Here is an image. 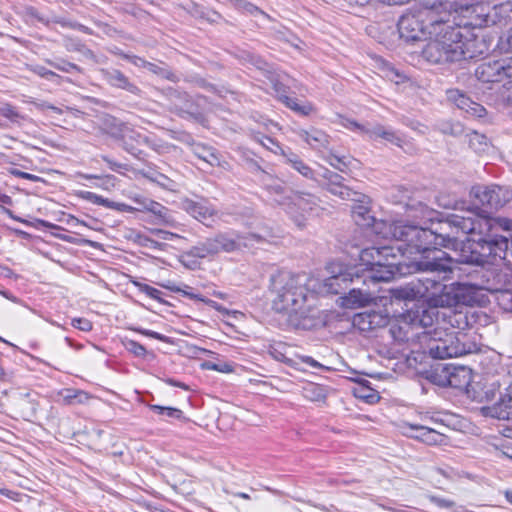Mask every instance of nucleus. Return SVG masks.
Instances as JSON below:
<instances>
[{
    "mask_svg": "<svg viewBox=\"0 0 512 512\" xmlns=\"http://www.w3.org/2000/svg\"><path fill=\"white\" fill-rule=\"evenodd\" d=\"M468 214L452 215L446 222L451 233L446 235L403 221L375 222V233L404 244L396 248L363 249L360 253L362 270L369 272V278L377 282H388L397 273H404L403 266L408 273L432 272L447 279L456 263L484 265L490 257L502 259L508 241H512V220Z\"/></svg>",
    "mask_w": 512,
    "mask_h": 512,
    "instance_id": "nucleus-1",
    "label": "nucleus"
},
{
    "mask_svg": "<svg viewBox=\"0 0 512 512\" xmlns=\"http://www.w3.org/2000/svg\"><path fill=\"white\" fill-rule=\"evenodd\" d=\"M331 274L325 280L323 288L317 280L305 274L291 275L281 273L273 279L272 288L276 293L274 308L288 314L289 322L296 328L311 329L317 323V309L314 307L317 292L339 293L340 282L350 280V273L343 271L340 263L332 262L327 266Z\"/></svg>",
    "mask_w": 512,
    "mask_h": 512,
    "instance_id": "nucleus-2",
    "label": "nucleus"
},
{
    "mask_svg": "<svg viewBox=\"0 0 512 512\" xmlns=\"http://www.w3.org/2000/svg\"><path fill=\"white\" fill-rule=\"evenodd\" d=\"M426 306L410 308L400 316L401 325H392L390 333L397 341H408L409 329L429 327L434 323L449 324L452 328L464 330L468 326L467 316L457 309L452 284L444 285L435 279L426 278Z\"/></svg>",
    "mask_w": 512,
    "mask_h": 512,
    "instance_id": "nucleus-3",
    "label": "nucleus"
},
{
    "mask_svg": "<svg viewBox=\"0 0 512 512\" xmlns=\"http://www.w3.org/2000/svg\"><path fill=\"white\" fill-rule=\"evenodd\" d=\"M450 12L444 11L442 19L428 35L421 51L422 58L431 65H450L483 54L484 42L477 37L464 36L462 28L451 23Z\"/></svg>",
    "mask_w": 512,
    "mask_h": 512,
    "instance_id": "nucleus-4",
    "label": "nucleus"
},
{
    "mask_svg": "<svg viewBox=\"0 0 512 512\" xmlns=\"http://www.w3.org/2000/svg\"><path fill=\"white\" fill-rule=\"evenodd\" d=\"M433 331L425 332L422 341L428 353L436 359L460 357L476 351V345L467 341V335L449 324H436Z\"/></svg>",
    "mask_w": 512,
    "mask_h": 512,
    "instance_id": "nucleus-5",
    "label": "nucleus"
},
{
    "mask_svg": "<svg viewBox=\"0 0 512 512\" xmlns=\"http://www.w3.org/2000/svg\"><path fill=\"white\" fill-rule=\"evenodd\" d=\"M438 7H424L403 14L398 21L400 37L407 42L427 40L432 28L442 19Z\"/></svg>",
    "mask_w": 512,
    "mask_h": 512,
    "instance_id": "nucleus-6",
    "label": "nucleus"
},
{
    "mask_svg": "<svg viewBox=\"0 0 512 512\" xmlns=\"http://www.w3.org/2000/svg\"><path fill=\"white\" fill-rule=\"evenodd\" d=\"M245 60L254 65L267 82L271 85L274 92L277 94L279 99L294 112L307 116L313 112V106L308 103L299 102L296 98L286 96L283 84L280 82V75L273 71L272 67L266 63L263 59L253 54L247 53Z\"/></svg>",
    "mask_w": 512,
    "mask_h": 512,
    "instance_id": "nucleus-7",
    "label": "nucleus"
},
{
    "mask_svg": "<svg viewBox=\"0 0 512 512\" xmlns=\"http://www.w3.org/2000/svg\"><path fill=\"white\" fill-rule=\"evenodd\" d=\"M429 379L441 387L465 390L472 382V370L466 366L439 364L432 368Z\"/></svg>",
    "mask_w": 512,
    "mask_h": 512,
    "instance_id": "nucleus-8",
    "label": "nucleus"
},
{
    "mask_svg": "<svg viewBox=\"0 0 512 512\" xmlns=\"http://www.w3.org/2000/svg\"><path fill=\"white\" fill-rule=\"evenodd\" d=\"M476 78L483 83L512 84V65L509 58L481 63L475 70Z\"/></svg>",
    "mask_w": 512,
    "mask_h": 512,
    "instance_id": "nucleus-9",
    "label": "nucleus"
},
{
    "mask_svg": "<svg viewBox=\"0 0 512 512\" xmlns=\"http://www.w3.org/2000/svg\"><path fill=\"white\" fill-rule=\"evenodd\" d=\"M109 133L112 137L122 141L123 148L133 156L140 158L142 151L139 148L147 143V137L131 128L129 125L117 121L115 118L110 120Z\"/></svg>",
    "mask_w": 512,
    "mask_h": 512,
    "instance_id": "nucleus-10",
    "label": "nucleus"
},
{
    "mask_svg": "<svg viewBox=\"0 0 512 512\" xmlns=\"http://www.w3.org/2000/svg\"><path fill=\"white\" fill-rule=\"evenodd\" d=\"M287 199L289 202L285 211L299 227L304 225L307 216L318 207L317 198L311 194L293 193Z\"/></svg>",
    "mask_w": 512,
    "mask_h": 512,
    "instance_id": "nucleus-11",
    "label": "nucleus"
},
{
    "mask_svg": "<svg viewBox=\"0 0 512 512\" xmlns=\"http://www.w3.org/2000/svg\"><path fill=\"white\" fill-rule=\"evenodd\" d=\"M472 193L482 206L490 209L503 207L512 197V193L508 189L499 186L475 187Z\"/></svg>",
    "mask_w": 512,
    "mask_h": 512,
    "instance_id": "nucleus-12",
    "label": "nucleus"
},
{
    "mask_svg": "<svg viewBox=\"0 0 512 512\" xmlns=\"http://www.w3.org/2000/svg\"><path fill=\"white\" fill-rule=\"evenodd\" d=\"M491 6L488 3H477L474 5L466 6L461 9V13L465 20L454 25L462 29L467 27L482 28L491 25L490 22Z\"/></svg>",
    "mask_w": 512,
    "mask_h": 512,
    "instance_id": "nucleus-13",
    "label": "nucleus"
},
{
    "mask_svg": "<svg viewBox=\"0 0 512 512\" xmlns=\"http://www.w3.org/2000/svg\"><path fill=\"white\" fill-rule=\"evenodd\" d=\"M403 435L422 441L428 445H439L445 441L443 434L424 424H411L404 422L401 425Z\"/></svg>",
    "mask_w": 512,
    "mask_h": 512,
    "instance_id": "nucleus-14",
    "label": "nucleus"
},
{
    "mask_svg": "<svg viewBox=\"0 0 512 512\" xmlns=\"http://www.w3.org/2000/svg\"><path fill=\"white\" fill-rule=\"evenodd\" d=\"M173 111L182 118L204 124L206 119L198 103L186 93H179Z\"/></svg>",
    "mask_w": 512,
    "mask_h": 512,
    "instance_id": "nucleus-15",
    "label": "nucleus"
},
{
    "mask_svg": "<svg viewBox=\"0 0 512 512\" xmlns=\"http://www.w3.org/2000/svg\"><path fill=\"white\" fill-rule=\"evenodd\" d=\"M447 98L449 101L453 102L459 109L464 110L466 113L472 116L482 117L485 114V108L482 105L472 101L469 97H467L458 89L448 90Z\"/></svg>",
    "mask_w": 512,
    "mask_h": 512,
    "instance_id": "nucleus-16",
    "label": "nucleus"
},
{
    "mask_svg": "<svg viewBox=\"0 0 512 512\" xmlns=\"http://www.w3.org/2000/svg\"><path fill=\"white\" fill-rule=\"evenodd\" d=\"M454 294L459 305L473 306L480 303L481 288L470 283H453Z\"/></svg>",
    "mask_w": 512,
    "mask_h": 512,
    "instance_id": "nucleus-17",
    "label": "nucleus"
},
{
    "mask_svg": "<svg viewBox=\"0 0 512 512\" xmlns=\"http://www.w3.org/2000/svg\"><path fill=\"white\" fill-rule=\"evenodd\" d=\"M387 323L388 317L381 312L376 311L360 313L353 318V325L361 331H368L377 327H382Z\"/></svg>",
    "mask_w": 512,
    "mask_h": 512,
    "instance_id": "nucleus-18",
    "label": "nucleus"
},
{
    "mask_svg": "<svg viewBox=\"0 0 512 512\" xmlns=\"http://www.w3.org/2000/svg\"><path fill=\"white\" fill-rule=\"evenodd\" d=\"M245 322L246 316L244 313L226 309V337L241 340V336H246V333L243 331Z\"/></svg>",
    "mask_w": 512,
    "mask_h": 512,
    "instance_id": "nucleus-19",
    "label": "nucleus"
},
{
    "mask_svg": "<svg viewBox=\"0 0 512 512\" xmlns=\"http://www.w3.org/2000/svg\"><path fill=\"white\" fill-rule=\"evenodd\" d=\"M490 415L498 419H509L512 417V383L500 395L492 407H488Z\"/></svg>",
    "mask_w": 512,
    "mask_h": 512,
    "instance_id": "nucleus-20",
    "label": "nucleus"
},
{
    "mask_svg": "<svg viewBox=\"0 0 512 512\" xmlns=\"http://www.w3.org/2000/svg\"><path fill=\"white\" fill-rule=\"evenodd\" d=\"M365 135L370 140H383L387 143H391L399 147L402 145V138L396 131L380 124L371 126L366 129Z\"/></svg>",
    "mask_w": 512,
    "mask_h": 512,
    "instance_id": "nucleus-21",
    "label": "nucleus"
},
{
    "mask_svg": "<svg viewBox=\"0 0 512 512\" xmlns=\"http://www.w3.org/2000/svg\"><path fill=\"white\" fill-rule=\"evenodd\" d=\"M102 78L111 86L127 90L131 93L138 91L137 86L117 69H101Z\"/></svg>",
    "mask_w": 512,
    "mask_h": 512,
    "instance_id": "nucleus-22",
    "label": "nucleus"
},
{
    "mask_svg": "<svg viewBox=\"0 0 512 512\" xmlns=\"http://www.w3.org/2000/svg\"><path fill=\"white\" fill-rule=\"evenodd\" d=\"M426 278L425 279H419L418 283H410L406 285L405 287H401L399 289H396L394 292V296L397 299H402L405 301H411L418 298H422L425 300V293H426Z\"/></svg>",
    "mask_w": 512,
    "mask_h": 512,
    "instance_id": "nucleus-23",
    "label": "nucleus"
},
{
    "mask_svg": "<svg viewBox=\"0 0 512 512\" xmlns=\"http://www.w3.org/2000/svg\"><path fill=\"white\" fill-rule=\"evenodd\" d=\"M299 136L315 150L326 149L329 145V136L318 129L301 130Z\"/></svg>",
    "mask_w": 512,
    "mask_h": 512,
    "instance_id": "nucleus-24",
    "label": "nucleus"
},
{
    "mask_svg": "<svg viewBox=\"0 0 512 512\" xmlns=\"http://www.w3.org/2000/svg\"><path fill=\"white\" fill-rule=\"evenodd\" d=\"M491 25H506L512 22V1L491 6Z\"/></svg>",
    "mask_w": 512,
    "mask_h": 512,
    "instance_id": "nucleus-25",
    "label": "nucleus"
},
{
    "mask_svg": "<svg viewBox=\"0 0 512 512\" xmlns=\"http://www.w3.org/2000/svg\"><path fill=\"white\" fill-rule=\"evenodd\" d=\"M261 239H262V236L256 235V234H249L247 236L236 235V239H234L232 237L229 239H226L225 249H226V252H228V251H232L235 249H239L242 246L250 247V246H253V244L255 242H260Z\"/></svg>",
    "mask_w": 512,
    "mask_h": 512,
    "instance_id": "nucleus-26",
    "label": "nucleus"
},
{
    "mask_svg": "<svg viewBox=\"0 0 512 512\" xmlns=\"http://www.w3.org/2000/svg\"><path fill=\"white\" fill-rule=\"evenodd\" d=\"M495 294V300L499 307L507 312H512V284L505 288H488Z\"/></svg>",
    "mask_w": 512,
    "mask_h": 512,
    "instance_id": "nucleus-27",
    "label": "nucleus"
},
{
    "mask_svg": "<svg viewBox=\"0 0 512 512\" xmlns=\"http://www.w3.org/2000/svg\"><path fill=\"white\" fill-rule=\"evenodd\" d=\"M370 301V295L361 290L352 289L347 296L343 298V305L346 308H355L366 305Z\"/></svg>",
    "mask_w": 512,
    "mask_h": 512,
    "instance_id": "nucleus-28",
    "label": "nucleus"
},
{
    "mask_svg": "<svg viewBox=\"0 0 512 512\" xmlns=\"http://www.w3.org/2000/svg\"><path fill=\"white\" fill-rule=\"evenodd\" d=\"M286 163H288L293 169L299 172L303 177L307 179H314L313 170L306 164L302 159L299 158L298 155L289 152L285 158Z\"/></svg>",
    "mask_w": 512,
    "mask_h": 512,
    "instance_id": "nucleus-29",
    "label": "nucleus"
},
{
    "mask_svg": "<svg viewBox=\"0 0 512 512\" xmlns=\"http://www.w3.org/2000/svg\"><path fill=\"white\" fill-rule=\"evenodd\" d=\"M267 190L269 194L271 195L274 202L277 204L283 206V208L286 210L287 203L289 200L287 199V196H292L293 192L287 191L281 184L275 183L267 186Z\"/></svg>",
    "mask_w": 512,
    "mask_h": 512,
    "instance_id": "nucleus-30",
    "label": "nucleus"
},
{
    "mask_svg": "<svg viewBox=\"0 0 512 512\" xmlns=\"http://www.w3.org/2000/svg\"><path fill=\"white\" fill-rule=\"evenodd\" d=\"M303 395L312 402H322L326 399V390L321 385L310 383L303 388Z\"/></svg>",
    "mask_w": 512,
    "mask_h": 512,
    "instance_id": "nucleus-31",
    "label": "nucleus"
},
{
    "mask_svg": "<svg viewBox=\"0 0 512 512\" xmlns=\"http://www.w3.org/2000/svg\"><path fill=\"white\" fill-rule=\"evenodd\" d=\"M254 138L257 142H259L261 145H263L268 150L272 151L275 154H281L284 158L288 155V153L285 152V150L274 141L272 138L263 136L260 131H257L254 135Z\"/></svg>",
    "mask_w": 512,
    "mask_h": 512,
    "instance_id": "nucleus-32",
    "label": "nucleus"
},
{
    "mask_svg": "<svg viewBox=\"0 0 512 512\" xmlns=\"http://www.w3.org/2000/svg\"><path fill=\"white\" fill-rule=\"evenodd\" d=\"M185 209L193 217L199 220L206 219L207 216L211 215L209 208H207L200 202L187 201L185 203Z\"/></svg>",
    "mask_w": 512,
    "mask_h": 512,
    "instance_id": "nucleus-33",
    "label": "nucleus"
},
{
    "mask_svg": "<svg viewBox=\"0 0 512 512\" xmlns=\"http://www.w3.org/2000/svg\"><path fill=\"white\" fill-rule=\"evenodd\" d=\"M286 344L282 342H274L269 344L268 353L277 361L288 362Z\"/></svg>",
    "mask_w": 512,
    "mask_h": 512,
    "instance_id": "nucleus-34",
    "label": "nucleus"
},
{
    "mask_svg": "<svg viewBox=\"0 0 512 512\" xmlns=\"http://www.w3.org/2000/svg\"><path fill=\"white\" fill-rule=\"evenodd\" d=\"M329 192L343 200H358L359 196L356 192L352 191L347 186H344L342 183L337 186H331V188H329Z\"/></svg>",
    "mask_w": 512,
    "mask_h": 512,
    "instance_id": "nucleus-35",
    "label": "nucleus"
},
{
    "mask_svg": "<svg viewBox=\"0 0 512 512\" xmlns=\"http://www.w3.org/2000/svg\"><path fill=\"white\" fill-rule=\"evenodd\" d=\"M47 62L51 67H53L59 71L65 72V73H73V72L81 73L82 72L81 67H79L78 65H76L74 63L65 61V60H61V61L48 60Z\"/></svg>",
    "mask_w": 512,
    "mask_h": 512,
    "instance_id": "nucleus-36",
    "label": "nucleus"
},
{
    "mask_svg": "<svg viewBox=\"0 0 512 512\" xmlns=\"http://www.w3.org/2000/svg\"><path fill=\"white\" fill-rule=\"evenodd\" d=\"M77 196L83 200L91 202L96 205L104 206L109 204V199L102 197L94 192L90 191H79L77 192Z\"/></svg>",
    "mask_w": 512,
    "mask_h": 512,
    "instance_id": "nucleus-37",
    "label": "nucleus"
},
{
    "mask_svg": "<svg viewBox=\"0 0 512 512\" xmlns=\"http://www.w3.org/2000/svg\"><path fill=\"white\" fill-rule=\"evenodd\" d=\"M149 408L159 415H165L170 418L180 419L183 412L180 409L174 407H164L160 405H150Z\"/></svg>",
    "mask_w": 512,
    "mask_h": 512,
    "instance_id": "nucleus-38",
    "label": "nucleus"
},
{
    "mask_svg": "<svg viewBox=\"0 0 512 512\" xmlns=\"http://www.w3.org/2000/svg\"><path fill=\"white\" fill-rule=\"evenodd\" d=\"M0 114L12 122H18L20 119H23L18 110L9 103L0 106Z\"/></svg>",
    "mask_w": 512,
    "mask_h": 512,
    "instance_id": "nucleus-39",
    "label": "nucleus"
},
{
    "mask_svg": "<svg viewBox=\"0 0 512 512\" xmlns=\"http://www.w3.org/2000/svg\"><path fill=\"white\" fill-rule=\"evenodd\" d=\"M230 4L236 9L251 15L262 14V12L253 4L244 0H229Z\"/></svg>",
    "mask_w": 512,
    "mask_h": 512,
    "instance_id": "nucleus-40",
    "label": "nucleus"
},
{
    "mask_svg": "<svg viewBox=\"0 0 512 512\" xmlns=\"http://www.w3.org/2000/svg\"><path fill=\"white\" fill-rule=\"evenodd\" d=\"M142 67L166 79H171V77L173 76V74L165 67L159 66L148 61L142 62Z\"/></svg>",
    "mask_w": 512,
    "mask_h": 512,
    "instance_id": "nucleus-41",
    "label": "nucleus"
},
{
    "mask_svg": "<svg viewBox=\"0 0 512 512\" xmlns=\"http://www.w3.org/2000/svg\"><path fill=\"white\" fill-rule=\"evenodd\" d=\"M32 71L42 77V78H45L47 80H50V81H55L57 84H59V80H61V76L56 74L55 72L51 71V70H48L46 69L45 67L43 66H40V65H37V66H34L32 68Z\"/></svg>",
    "mask_w": 512,
    "mask_h": 512,
    "instance_id": "nucleus-42",
    "label": "nucleus"
},
{
    "mask_svg": "<svg viewBox=\"0 0 512 512\" xmlns=\"http://www.w3.org/2000/svg\"><path fill=\"white\" fill-rule=\"evenodd\" d=\"M136 286L138 287L139 291L145 293L150 298L157 300L160 303L164 302L160 297L162 294L160 290L143 283H136Z\"/></svg>",
    "mask_w": 512,
    "mask_h": 512,
    "instance_id": "nucleus-43",
    "label": "nucleus"
},
{
    "mask_svg": "<svg viewBox=\"0 0 512 512\" xmlns=\"http://www.w3.org/2000/svg\"><path fill=\"white\" fill-rule=\"evenodd\" d=\"M126 349L137 357H144L147 353L146 348L134 340H127L125 342Z\"/></svg>",
    "mask_w": 512,
    "mask_h": 512,
    "instance_id": "nucleus-44",
    "label": "nucleus"
},
{
    "mask_svg": "<svg viewBox=\"0 0 512 512\" xmlns=\"http://www.w3.org/2000/svg\"><path fill=\"white\" fill-rule=\"evenodd\" d=\"M498 47L503 52L512 51V28L509 29L504 35L500 37Z\"/></svg>",
    "mask_w": 512,
    "mask_h": 512,
    "instance_id": "nucleus-45",
    "label": "nucleus"
},
{
    "mask_svg": "<svg viewBox=\"0 0 512 512\" xmlns=\"http://www.w3.org/2000/svg\"><path fill=\"white\" fill-rule=\"evenodd\" d=\"M71 325L74 328L79 329L83 332H89L93 328L92 322L86 318H73L71 321Z\"/></svg>",
    "mask_w": 512,
    "mask_h": 512,
    "instance_id": "nucleus-46",
    "label": "nucleus"
},
{
    "mask_svg": "<svg viewBox=\"0 0 512 512\" xmlns=\"http://www.w3.org/2000/svg\"><path fill=\"white\" fill-rule=\"evenodd\" d=\"M323 178L326 180V185H327V190L329 191V188H331V186H337L339 184H341V181H342V177L337 174V173H334L332 171H329V170H325L324 174H323Z\"/></svg>",
    "mask_w": 512,
    "mask_h": 512,
    "instance_id": "nucleus-47",
    "label": "nucleus"
},
{
    "mask_svg": "<svg viewBox=\"0 0 512 512\" xmlns=\"http://www.w3.org/2000/svg\"><path fill=\"white\" fill-rule=\"evenodd\" d=\"M357 397L365 399L369 403H374L379 399V396L368 388L361 387L356 392Z\"/></svg>",
    "mask_w": 512,
    "mask_h": 512,
    "instance_id": "nucleus-48",
    "label": "nucleus"
},
{
    "mask_svg": "<svg viewBox=\"0 0 512 512\" xmlns=\"http://www.w3.org/2000/svg\"><path fill=\"white\" fill-rule=\"evenodd\" d=\"M341 125L346 129L356 131V132H359L364 135H365V130L369 128L368 126L361 125L351 119H343L341 122Z\"/></svg>",
    "mask_w": 512,
    "mask_h": 512,
    "instance_id": "nucleus-49",
    "label": "nucleus"
},
{
    "mask_svg": "<svg viewBox=\"0 0 512 512\" xmlns=\"http://www.w3.org/2000/svg\"><path fill=\"white\" fill-rule=\"evenodd\" d=\"M499 386L496 383H492L485 388L484 395L480 396V401H493L496 397Z\"/></svg>",
    "mask_w": 512,
    "mask_h": 512,
    "instance_id": "nucleus-50",
    "label": "nucleus"
},
{
    "mask_svg": "<svg viewBox=\"0 0 512 512\" xmlns=\"http://www.w3.org/2000/svg\"><path fill=\"white\" fill-rule=\"evenodd\" d=\"M326 161L335 169H338L340 171H344V169L347 167L346 163L343 159H341L338 156L330 155L326 158Z\"/></svg>",
    "mask_w": 512,
    "mask_h": 512,
    "instance_id": "nucleus-51",
    "label": "nucleus"
},
{
    "mask_svg": "<svg viewBox=\"0 0 512 512\" xmlns=\"http://www.w3.org/2000/svg\"><path fill=\"white\" fill-rule=\"evenodd\" d=\"M11 174L14 175L15 177L22 178V179H27V180H30V181H33V182H38V181L41 180V178L39 176H37V175L30 174V173H27V172H23V171H20L18 169L11 170Z\"/></svg>",
    "mask_w": 512,
    "mask_h": 512,
    "instance_id": "nucleus-52",
    "label": "nucleus"
},
{
    "mask_svg": "<svg viewBox=\"0 0 512 512\" xmlns=\"http://www.w3.org/2000/svg\"><path fill=\"white\" fill-rule=\"evenodd\" d=\"M88 395L82 391H68V394L65 396V400L68 403H73L74 399H78V402H82L83 399H87Z\"/></svg>",
    "mask_w": 512,
    "mask_h": 512,
    "instance_id": "nucleus-53",
    "label": "nucleus"
},
{
    "mask_svg": "<svg viewBox=\"0 0 512 512\" xmlns=\"http://www.w3.org/2000/svg\"><path fill=\"white\" fill-rule=\"evenodd\" d=\"M106 208L114 209L120 212H131L133 210V207H131L130 205H127L125 203L113 202L110 200L109 204L106 205Z\"/></svg>",
    "mask_w": 512,
    "mask_h": 512,
    "instance_id": "nucleus-54",
    "label": "nucleus"
},
{
    "mask_svg": "<svg viewBox=\"0 0 512 512\" xmlns=\"http://www.w3.org/2000/svg\"><path fill=\"white\" fill-rule=\"evenodd\" d=\"M432 502L435 503L438 507L442 508H451L453 506V502L439 497H432Z\"/></svg>",
    "mask_w": 512,
    "mask_h": 512,
    "instance_id": "nucleus-55",
    "label": "nucleus"
},
{
    "mask_svg": "<svg viewBox=\"0 0 512 512\" xmlns=\"http://www.w3.org/2000/svg\"><path fill=\"white\" fill-rule=\"evenodd\" d=\"M259 125H260L261 127H263V129H264L265 131H268V132H271L272 128H276V127H277V125H276L274 122H272V121H270V120H268V119H264V118H262V119L259 121Z\"/></svg>",
    "mask_w": 512,
    "mask_h": 512,
    "instance_id": "nucleus-56",
    "label": "nucleus"
},
{
    "mask_svg": "<svg viewBox=\"0 0 512 512\" xmlns=\"http://www.w3.org/2000/svg\"><path fill=\"white\" fill-rule=\"evenodd\" d=\"M153 233L163 240H171L175 236V234L171 232L160 229L153 231Z\"/></svg>",
    "mask_w": 512,
    "mask_h": 512,
    "instance_id": "nucleus-57",
    "label": "nucleus"
},
{
    "mask_svg": "<svg viewBox=\"0 0 512 512\" xmlns=\"http://www.w3.org/2000/svg\"><path fill=\"white\" fill-rule=\"evenodd\" d=\"M301 360H302V362L308 364L311 367H314V368H321L322 367V365L319 362H317L316 360H314L310 356H302Z\"/></svg>",
    "mask_w": 512,
    "mask_h": 512,
    "instance_id": "nucleus-58",
    "label": "nucleus"
},
{
    "mask_svg": "<svg viewBox=\"0 0 512 512\" xmlns=\"http://www.w3.org/2000/svg\"><path fill=\"white\" fill-rule=\"evenodd\" d=\"M0 295H2L3 297H5L6 299L14 302V303H19L20 300L14 296L13 294H11L9 291L7 290H3V289H0Z\"/></svg>",
    "mask_w": 512,
    "mask_h": 512,
    "instance_id": "nucleus-59",
    "label": "nucleus"
},
{
    "mask_svg": "<svg viewBox=\"0 0 512 512\" xmlns=\"http://www.w3.org/2000/svg\"><path fill=\"white\" fill-rule=\"evenodd\" d=\"M125 58H127L132 64L138 67H142V62H147L138 56H125Z\"/></svg>",
    "mask_w": 512,
    "mask_h": 512,
    "instance_id": "nucleus-60",
    "label": "nucleus"
},
{
    "mask_svg": "<svg viewBox=\"0 0 512 512\" xmlns=\"http://www.w3.org/2000/svg\"><path fill=\"white\" fill-rule=\"evenodd\" d=\"M102 159L109 165L110 169L113 170V171H117L118 168L121 167L120 164L112 161L111 159H109L107 156H102Z\"/></svg>",
    "mask_w": 512,
    "mask_h": 512,
    "instance_id": "nucleus-61",
    "label": "nucleus"
},
{
    "mask_svg": "<svg viewBox=\"0 0 512 512\" xmlns=\"http://www.w3.org/2000/svg\"><path fill=\"white\" fill-rule=\"evenodd\" d=\"M138 331L145 336H149L154 339H162V336L155 331H151V330H138Z\"/></svg>",
    "mask_w": 512,
    "mask_h": 512,
    "instance_id": "nucleus-62",
    "label": "nucleus"
},
{
    "mask_svg": "<svg viewBox=\"0 0 512 512\" xmlns=\"http://www.w3.org/2000/svg\"><path fill=\"white\" fill-rule=\"evenodd\" d=\"M161 286H162V287H164V288H166V289H168V290H170V291H172V292H177V293H179L180 291H182V288H180V287H178V286H176V285H174V284H171V283H168V284H162Z\"/></svg>",
    "mask_w": 512,
    "mask_h": 512,
    "instance_id": "nucleus-63",
    "label": "nucleus"
},
{
    "mask_svg": "<svg viewBox=\"0 0 512 512\" xmlns=\"http://www.w3.org/2000/svg\"><path fill=\"white\" fill-rule=\"evenodd\" d=\"M65 341L68 343V345L74 349H77V350H80L82 349L83 345L82 344H75L72 339L66 337L65 338Z\"/></svg>",
    "mask_w": 512,
    "mask_h": 512,
    "instance_id": "nucleus-64",
    "label": "nucleus"
}]
</instances>
